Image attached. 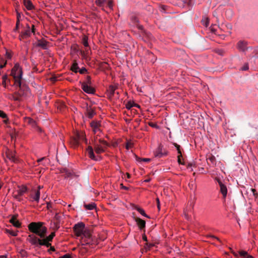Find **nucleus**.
Wrapping results in <instances>:
<instances>
[{
    "label": "nucleus",
    "mask_w": 258,
    "mask_h": 258,
    "mask_svg": "<svg viewBox=\"0 0 258 258\" xmlns=\"http://www.w3.org/2000/svg\"><path fill=\"white\" fill-rule=\"evenodd\" d=\"M73 231L77 237L80 238V242L83 245H88L91 243L92 239L90 231L85 227L83 222L76 224L73 227Z\"/></svg>",
    "instance_id": "obj_1"
},
{
    "label": "nucleus",
    "mask_w": 258,
    "mask_h": 258,
    "mask_svg": "<svg viewBox=\"0 0 258 258\" xmlns=\"http://www.w3.org/2000/svg\"><path fill=\"white\" fill-rule=\"evenodd\" d=\"M108 146L107 143L103 140H99V143H95L94 146V150L97 154L95 155L93 148L89 146L86 149V153L88 157L94 161H99L101 159V157L99 154L104 153Z\"/></svg>",
    "instance_id": "obj_2"
},
{
    "label": "nucleus",
    "mask_w": 258,
    "mask_h": 258,
    "mask_svg": "<svg viewBox=\"0 0 258 258\" xmlns=\"http://www.w3.org/2000/svg\"><path fill=\"white\" fill-rule=\"evenodd\" d=\"M28 229L31 232L42 238L45 236L47 228L42 222H31L28 225Z\"/></svg>",
    "instance_id": "obj_3"
},
{
    "label": "nucleus",
    "mask_w": 258,
    "mask_h": 258,
    "mask_svg": "<svg viewBox=\"0 0 258 258\" xmlns=\"http://www.w3.org/2000/svg\"><path fill=\"white\" fill-rule=\"evenodd\" d=\"M11 76L14 80V86L15 87H20L22 76V71L19 64H16L12 69Z\"/></svg>",
    "instance_id": "obj_4"
},
{
    "label": "nucleus",
    "mask_w": 258,
    "mask_h": 258,
    "mask_svg": "<svg viewBox=\"0 0 258 258\" xmlns=\"http://www.w3.org/2000/svg\"><path fill=\"white\" fill-rule=\"evenodd\" d=\"M27 241L30 242L32 245L35 246H42L45 244L42 238H38L35 234H30L27 238Z\"/></svg>",
    "instance_id": "obj_5"
},
{
    "label": "nucleus",
    "mask_w": 258,
    "mask_h": 258,
    "mask_svg": "<svg viewBox=\"0 0 258 258\" xmlns=\"http://www.w3.org/2000/svg\"><path fill=\"white\" fill-rule=\"evenodd\" d=\"M84 139L83 134H80L77 133L74 137L71 138L70 144L71 146L74 148L78 147L79 146L80 141Z\"/></svg>",
    "instance_id": "obj_6"
},
{
    "label": "nucleus",
    "mask_w": 258,
    "mask_h": 258,
    "mask_svg": "<svg viewBox=\"0 0 258 258\" xmlns=\"http://www.w3.org/2000/svg\"><path fill=\"white\" fill-rule=\"evenodd\" d=\"M231 252L236 258H254L252 255H249L247 251L241 250L238 252H235L232 249H230Z\"/></svg>",
    "instance_id": "obj_7"
},
{
    "label": "nucleus",
    "mask_w": 258,
    "mask_h": 258,
    "mask_svg": "<svg viewBox=\"0 0 258 258\" xmlns=\"http://www.w3.org/2000/svg\"><path fill=\"white\" fill-rule=\"evenodd\" d=\"M168 154L167 151L163 149L162 145H159V147L154 152L155 157L157 158H161L163 156H166Z\"/></svg>",
    "instance_id": "obj_8"
},
{
    "label": "nucleus",
    "mask_w": 258,
    "mask_h": 258,
    "mask_svg": "<svg viewBox=\"0 0 258 258\" xmlns=\"http://www.w3.org/2000/svg\"><path fill=\"white\" fill-rule=\"evenodd\" d=\"M215 180L218 183L220 186V191L222 194L224 199H225L227 194V188L226 185L220 180V178L216 177Z\"/></svg>",
    "instance_id": "obj_9"
},
{
    "label": "nucleus",
    "mask_w": 258,
    "mask_h": 258,
    "mask_svg": "<svg viewBox=\"0 0 258 258\" xmlns=\"http://www.w3.org/2000/svg\"><path fill=\"white\" fill-rule=\"evenodd\" d=\"M90 124L95 134L100 132L101 124L99 121L93 120L91 122Z\"/></svg>",
    "instance_id": "obj_10"
},
{
    "label": "nucleus",
    "mask_w": 258,
    "mask_h": 258,
    "mask_svg": "<svg viewBox=\"0 0 258 258\" xmlns=\"http://www.w3.org/2000/svg\"><path fill=\"white\" fill-rule=\"evenodd\" d=\"M82 89L85 92L87 93L94 94L95 93L94 89L90 86H89L88 84L85 83L82 84Z\"/></svg>",
    "instance_id": "obj_11"
},
{
    "label": "nucleus",
    "mask_w": 258,
    "mask_h": 258,
    "mask_svg": "<svg viewBox=\"0 0 258 258\" xmlns=\"http://www.w3.org/2000/svg\"><path fill=\"white\" fill-rule=\"evenodd\" d=\"M34 26L32 25V30H30V28L29 26L27 27V29L25 30L21 34V37L23 38H26L28 37H29L31 35V33H34Z\"/></svg>",
    "instance_id": "obj_12"
},
{
    "label": "nucleus",
    "mask_w": 258,
    "mask_h": 258,
    "mask_svg": "<svg viewBox=\"0 0 258 258\" xmlns=\"http://www.w3.org/2000/svg\"><path fill=\"white\" fill-rule=\"evenodd\" d=\"M55 236V232H52L48 236L45 238H42V240L45 241V244H43L44 246H46L47 247L50 246L51 244L49 243L51 241L53 237Z\"/></svg>",
    "instance_id": "obj_13"
},
{
    "label": "nucleus",
    "mask_w": 258,
    "mask_h": 258,
    "mask_svg": "<svg viewBox=\"0 0 258 258\" xmlns=\"http://www.w3.org/2000/svg\"><path fill=\"white\" fill-rule=\"evenodd\" d=\"M7 157L12 162L14 163H17L18 162V159L16 157V154L15 152L12 151H8L6 153Z\"/></svg>",
    "instance_id": "obj_14"
},
{
    "label": "nucleus",
    "mask_w": 258,
    "mask_h": 258,
    "mask_svg": "<svg viewBox=\"0 0 258 258\" xmlns=\"http://www.w3.org/2000/svg\"><path fill=\"white\" fill-rule=\"evenodd\" d=\"M247 43L244 40H240L237 44V48L241 51H244L247 49Z\"/></svg>",
    "instance_id": "obj_15"
},
{
    "label": "nucleus",
    "mask_w": 258,
    "mask_h": 258,
    "mask_svg": "<svg viewBox=\"0 0 258 258\" xmlns=\"http://www.w3.org/2000/svg\"><path fill=\"white\" fill-rule=\"evenodd\" d=\"M91 50L90 47H85V50L83 51H81V55L83 58L86 60H88L90 59L89 56L90 54Z\"/></svg>",
    "instance_id": "obj_16"
},
{
    "label": "nucleus",
    "mask_w": 258,
    "mask_h": 258,
    "mask_svg": "<svg viewBox=\"0 0 258 258\" xmlns=\"http://www.w3.org/2000/svg\"><path fill=\"white\" fill-rule=\"evenodd\" d=\"M118 86L116 85H110L107 89V92L110 98L112 97L115 93V91L117 89Z\"/></svg>",
    "instance_id": "obj_17"
},
{
    "label": "nucleus",
    "mask_w": 258,
    "mask_h": 258,
    "mask_svg": "<svg viewBox=\"0 0 258 258\" xmlns=\"http://www.w3.org/2000/svg\"><path fill=\"white\" fill-rule=\"evenodd\" d=\"M135 221L141 230H142L145 227L146 222L144 220L140 219V218H136L135 219Z\"/></svg>",
    "instance_id": "obj_18"
},
{
    "label": "nucleus",
    "mask_w": 258,
    "mask_h": 258,
    "mask_svg": "<svg viewBox=\"0 0 258 258\" xmlns=\"http://www.w3.org/2000/svg\"><path fill=\"white\" fill-rule=\"evenodd\" d=\"M30 126L32 127L34 130L39 133H42V130L41 129V127H40L37 123H36V122L35 121V120H33L32 122H31V124L30 125Z\"/></svg>",
    "instance_id": "obj_19"
},
{
    "label": "nucleus",
    "mask_w": 258,
    "mask_h": 258,
    "mask_svg": "<svg viewBox=\"0 0 258 258\" xmlns=\"http://www.w3.org/2000/svg\"><path fill=\"white\" fill-rule=\"evenodd\" d=\"M27 187L25 185H23L19 187V189L17 190L18 196L16 197V198L18 199L17 197H20L23 195L27 191Z\"/></svg>",
    "instance_id": "obj_20"
},
{
    "label": "nucleus",
    "mask_w": 258,
    "mask_h": 258,
    "mask_svg": "<svg viewBox=\"0 0 258 258\" xmlns=\"http://www.w3.org/2000/svg\"><path fill=\"white\" fill-rule=\"evenodd\" d=\"M34 191V195H31V197L34 201L38 203L40 199V192L39 190H35Z\"/></svg>",
    "instance_id": "obj_21"
},
{
    "label": "nucleus",
    "mask_w": 258,
    "mask_h": 258,
    "mask_svg": "<svg viewBox=\"0 0 258 258\" xmlns=\"http://www.w3.org/2000/svg\"><path fill=\"white\" fill-rule=\"evenodd\" d=\"M87 116L90 118H92L95 114V110L91 107H88L87 109Z\"/></svg>",
    "instance_id": "obj_22"
},
{
    "label": "nucleus",
    "mask_w": 258,
    "mask_h": 258,
    "mask_svg": "<svg viewBox=\"0 0 258 258\" xmlns=\"http://www.w3.org/2000/svg\"><path fill=\"white\" fill-rule=\"evenodd\" d=\"M24 4L28 10H32L34 6L30 0H24Z\"/></svg>",
    "instance_id": "obj_23"
},
{
    "label": "nucleus",
    "mask_w": 258,
    "mask_h": 258,
    "mask_svg": "<svg viewBox=\"0 0 258 258\" xmlns=\"http://www.w3.org/2000/svg\"><path fill=\"white\" fill-rule=\"evenodd\" d=\"M2 80H3L2 85L5 88H6L7 87L8 84H9L10 83V81L9 79H8L7 75L3 76L2 77Z\"/></svg>",
    "instance_id": "obj_24"
},
{
    "label": "nucleus",
    "mask_w": 258,
    "mask_h": 258,
    "mask_svg": "<svg viewBox=\"0 0 258 258\" xmlns=\"http://www.w3.org/2000/svg\"><path fill=\"white\" fill-rule=\"evenodd\" d=\"M10 222L16 227L19 228L21 226V223L14 217L12 218Z\"/></svg>",
    "instance_id": "obj_25"
},
{
    "label": "nucleus",
    "mask_w": 258,
    "mask_h": 258,
    "mask_svg": "<svg viewBox=\"0 0 258 258\" xmlns=\"http://www.w3.org/2000/svg\"><path fill=\"white\" fill-rule=\"evenodd\" d=\"M9 98L11 100L15 101H20L21 99V96L18 93H15L14 94L10 95Z\"/></svg>",
    "instance_id": "obj_26"
},
{
    "label": "nucleus",
    "mask_w": 258,
    "mask_h": 258,
    "mask_svg": "<svg viewBox=\"0 0 258 258\" xmlns=\"http://www.w3.org/2000/svg\"><path fill=\"white\" fill-rule=\"evenodd\" d=\"M79 69V67L78 65V63L77 62V61L76 60L74 61V62L71 66V71L77 73L78 72Z\"/></svg>",
    "instance_id": "obj_27"
},
{
    "label": "nucleus",
    "mask_w": 258,
    "mask_h": 258,
    "mask_svg": "<svg viewBox=\"0 0 258 258\" xmlns=\"http://www.w3.org/2000/svg\"><path fill=\"white\" fill-rule=\"evenodd\" d=\"M82 43L85 47H89L88 43V37L86 35H84L82 39Z\"/></svg>",
    "instance_id": "obj_28"
},
{
    "label": "nucleus",
    "mask_w": 258,
    "mask_h": 258,
    "mask_svg": "<svg viewBox=\"0 0 258 258\" xmlns=\"http://www.w3.org/2000/svg\"><path fill=\"white\" fill-rule=\"evenodd\" d=\"M38 45L42 47L44 49H46L47 47V42L44 40H39L38 42Z\"/></svg>",
    "instance_id": "obj_29"
},
{
    "label": "nucleus",
    "mask_w": 258,
    "mask_h": 258,
    "mask_svg": "<svg viewBox=\"0 0 258 258\" xmlns=\"http://www.w3.org/2000/svg\"><path fill=\"white\" fill-rule=\"evenodd\" d=\"M81 244L82 246L80 247V253L84 254L88 251V248L85 246L86 245H83L82 243Z\"/></svg>",
    "instance_id": "obj_30"
},
{
    "label": "nucleus",
    "mask_w": 258,
    "mask_h": 258,
    "mask_svg": "<svg viewBox=\"0 0 258 258\" xmlns=\"http://www.w3.org/2000/svg\"><path fill=\"white\" fill-rule=\"evenodd\" d=\"M85 207L87 210H91L95 208L96 205L95 203H91L87 205H85Z\"/></svg>",
    "instance_id": "obj_31"
},
{
    "label": "nucleus",
    "mask_w": 258,
    "mask_h": 258,
    "mask_svg": "<svg viewBox=\"0 0 258 258\" xmlns=\"http://www.w3.org/2000/svg\"><path fill=\"white\" fill-rule=\"evenodd\" d=\"M6 232L13 236H16L18 235V231H13L10 229H6Z\"/></svg>",
    "instance_id": "obj_32"
},
{
    "label": "nucleus",
    "mask_w": 258,
    "mask_h": 258,
    "mask_svg": "<svg viewBox=\"0 0 258 258\" xmlns=\"http://www.w3.org/2000/svg\"><path fill=\"white\" fill-rule=\"evenodd\" d=\"M135 209L138 211L142 215L146 217H147V218H149V216L146 215V214L145 213L144 210L143 209H141L139 207H136L135 208Z\"/></svg>",
    "instance_id": "obj_33"
},
{
    "label": "nucleus",
    "mask_w": 258,
    "mask_h": 258,
    "mask_svg": "<svg viewBox=\"0 0 258 258\" xmlns=\"http://www.w3.org/2000/svg\"><path fill=\"white\" fill-rule=\"evenodd\" d=\"M19 254L22 257H27L28 256V253L25 249H21Z\"/></svg>",
    "instance_id": "obj_34"
},
{
    "label": "nucleus",
    "mask_w": 258,
    "mask_h": 258,
    "mask_svg": "<svg viewBox=\"0 0 258 258\" xmlns=\"http://www.w3.org/2000/svg\"><path fill=\"white\" fill-rule=\"evenodd\" d=\"M107 1V0H96V4L97 6L101 7L106 4Z\"/></svg>",
    "instance_id": "obj_35"
},
{
    "label": "nucleus",
    "mask_w": 258,
    "mask_h": 258,
    "mask_svg": "<svg viewBox=\"0 0 258 258\" xmlns=\"http://www.w3.org/2000/svg\"><path fill=\"white\" fill-rule=\"evenodd\" d=\"M134 102L131 101H128L125 105V107L127 109H130L132 107L134 106Z\"/></svg>",
    "instance_id": "obj_36"
},
{
    "label": "nucleus",
    "mask_w": 258,
    "mask_h": 258,
    "mask_svg": "<svg viewBox=\"0 0 258 258\" xmlns=\"http://www.w3.org/2000/svg\"><path fill=\"white\" fill-rule=\"evenodd\" d=\"M33 120V119L29 117H26L24 118L25 123L29 125L31 124V122H32Z\"/></svg>",
    "instance_id": "obj_37"
},
{
    "label": "nucleus",
    "mask_w": 258,
    "mask_h": 258,
    "mask_svg": "<svg viewBox=\"0 0 258 258\" xmlns=\"http://www.w3.org/2000/svg\"><path fill=\"white\" fill-rule=\"evenodd\" d=\"M226 26L227 27V29L229 30L227 31L228 35H231L232 33V32H231V30H232V25L230 24H228L226 25Z\"/></svg>",
    "instance_id": "obj_38"
},
{
    "label": "nucleus",
    "mask_w": 258,
    "mask_h": 258,
    "mask_svg": "<svg viewBox=\"0 0 258 258\" xmlns=\"http://www.w3.org/2000/svg\"><path fill=\"white\" fill-rule=\"evenodd\" d=\"M137 160L138 162H149L151 160L149 158H137Z\"/></svg>",
    "instance_id": "obj_39"
},
{
    "label": "nucleus",
    "mask_w": 258,
    "mask_h": 258,
    "mask_svg": "<svg viewBox=\"0 0 258 258\" xmlns=\"http://www.w3.org/2000/svg\"><path fill=\"white\" fill-rule=\"evenodd\" d=\"M182 158V154H181V156H180V154H179L178 155V162L179 163V164L183 165V164H184V163L183 162H182V161H181Z\"/></svg>",
    "instance_id": "obj_40"
},
{
    "label": "nucleus",
    "mask_w": 258,
    "mask_h": 258,
    "mask_svg": "<svg viewBox=\"0 0 258 258\" xmlns=\"http://www.w3.org/2000/svg\"><path fill=\"white\" fill-rule=\"evenodd\" d=\"M106 3H107L108 7L110 8V9H112V7H113V4H112V1L111 0H107V2H106Z\"/></svg>",
    "instance_id": "obj_41"
},
{
    "label": "nucleus",
    "mask_w": 258,
    "mask_h": 258,
    "mask_svg": "<svg viewBox=\"0 0 258 258\" xmlns=\"http://www.w3.org/2000/svg\"><path fill=\"white\" fill-rule=\"evenodd\" d=\"M203 24L204 25H205L206 27H208L209 24V21L208 19H206L205 20H203L202 21Z\"/></svg>",
    "instance_id": "obj_42"
},
{
    "label": "nucleus",
    "mask_w": 258,
    "mask_h": 258,
    "mask_svg": "<svg viewBox=\"0 0 258 258\" xmlns=\"http://www.w3.org/2000/svg\"><path fill=\"white\" fill-rule=\"evenodd\" d=\"M0 116L2 118H5L7 117V115L2 110H0Z\"/></svg>",
    "instance_id": "obj_43"
},
{
    "label": "nucleus",
    "mask_w": 258,
    "mask_h": 258,
    "mask_svg": "<svg viewBox=\"0 0 258 258\" xmlns=\"http://www.w3.org/2000/svg\"><path fill=\"white\" fill-rule=\"evenodd\" d=\"M87 70L85 68H82V69L78 70V72H79L81 74H84L87 72Z\"/></svg>",
    "instance_id": "obj_44"
},
{
    "label": "nucleus",
    "mask_w": 258,
    "mask_h": 258,
    "mask_svg": "<svg viewBox=\"0 0 258 258\" xmlns=\"http://www.w3.org/2000/svg\"><path fill=\"white\" fill-rule=\"evenodd\" d=\"M248 69V64L247 63H245L241 69V70L242 71H247Z\"/></svg>",
    "instance_id": "obj_45"
},
{
    "label": "nucleus",
    "mask_w": 258,
    "mask_h": 258,
    "mask_svg": "<svg viewBox=\"0 0 258 258\" xmlns=\"http://www.w3.org/2000/svg\"><path fill=\"white\" fill-rule=\"evenodd\" d=\"M175 146L176 148V149H177V150L178 151V155L179 154L181 155V151L180 150V146L177 145V144H175Z\"/></svg>",
    "instance_id": "obj_46"
},
{
    "label": "nucleus",
    "mask_w": 258,
    "mask_h": 258,
    "mask_svg": "<svg viewBox=\"0 0 258 258\" xmlns=\"http://www.w3.org/2000/svg\"><path fill=\"white\" fill-rule=\"evenodd\" d=\"M19 24V17L18 16L17 17V23H16V26L15 29H14V31H16L18 29Z\"/></svg>",
    "instance_id": "obj_47"
},
{
    "label": "nucleus",
    "mask_w": 258,
    "mask_h": 258,
    "mask_svg": "<svg viewBox=\"0 0 258 258\" xmlns=\"http://www.w3.org/2000/svg\"><path fill=\"white\" fill-rule=\"evenodd\" d=\"M132 147V144L131 143L127 142L126 144L125 148L126 149H129Z\"/></svg>",
    "instance_id": "obj_48"
},
{
    "label": "nucleus",
    "mask_w": 258,
    "mask_h": 258,
    "mask_svg": "<svg viewBox=\"0 0 258 258\" xmlns=\"http://www.w3.org/2000/svg\"><path fill=\"white\" fill-rule=\"evenodd\" d=\"M86 83L87 84H91V77L89 76H88L87 77V82Z\"/></svg>",
    "instance_id": "obj_49"
},
{
    "label": "nucleus",
    "mask_w": 258,
    "mask_h": 258,
    "mask_svg": "<svg viewBox=\"0 0 258 258\" xmlns=\"http://www.w3.org/2000/svg\"><path fill=\"white\" fill-rule=\"evenodd\" d=\"M132 20L134 23H138V20L136 17H132Z\"/></svg>",
    "instance_id": "obj_50"
},
{
    "label": "nucleus",
    "mask_w": 258,
    "mask_h": 258,
    "mask_svg": "<svg viewBox=\"0 0 258 258\" xmlns=\"http://www.w3.org/2000/svg\"><path fill=\"white\" fill-rule=\"evenodd\" d=\"M191 167H192V164H188L187 165V169H189L190 171H192V169Z\"/></svg>",
    "instance_id": "obj_51"
},
{
    "label": "nucleus",
    "mask_w": 258,
    "mask_h": 258,
    "mask_svg": "<svg viewBox=\"0 0 258 258\" xmlns=\"http://www.w3.org/2000/svg\"><path fill=\"white\" fill-rule=\"evenodd\" d=\"M120 188L121 189H125V190H127L128 189V187H127L126 186H125L123 185V184H120Z\"/></svg>",
    "instance_id": "obj_52"
},
{
    "label": "nucleus",
    "mask_w": 258,
    "mask_h": 258,
    "mask_svg": "<svg viewBox=\"0 0 258 258\" xmlns=\"http://www.w3.org/2000/svg\"><path fill=\"white\" fill-rule=\"evenodd\" d=\"M251 191L252 192V193H253V195H254V196H257V194L256 191V190H255V189H254V188H251Z\"/></svg>",
    "instance_id": "obj_53"
},
{
    "label": "nucleus",
    "mask_w": 258,
    "mask_h": 258,
    "mask_svg": "<svg viewBox=\"0 0 258 258\" xmlns=\"http://www.w3.org/2000/svg\"><path fill=\"white\" fill-rule=\"evenodd\" d=\"M251 191L252 192V193H253V195H254V196H257V194L256 191V190H255V189H254V188H251Z\"/></svg>",
    "instance_id": "obj_54"
},
{
    "label": "nucleus",
    "mask_w": 258,
    "mask_h": 258,
    "mask_svg": "<svg viewBox=\"0 0 258 258\" xmlns=\"http://www.w3.org/2000/svg\"><path fill=\"white\" fill-rule=\"evenodd\" d=\"M55 251V248L53 246H50V248L48 249V252L49 253L51 252V251Z\"/></svg>",
    "instance_id": "obj_55"
},
{
    "label": "nucleus",
    "mask_w": 258,
    "mask_h": 258,
    "mask_svg": "<svg viewBox=\"0 0 258 258\" xmlns=\"http://www.w3.org/2000/svg\"><path fill=\"white\" fill-rule=\"evenodd\" d=\"M215 26H212L211 27V31L214 33H216V29L214 28Z\"/></svg>",
    "instance_id": "obj_56"
},
{
    "label": "nucleus",
    "mask_w": 258,
    "mask_h": 258,
    "mask_svg": "<svg viewBox=\"0 0 258 258\" xmlns=\"http://www.w3.org/2000/svg\"><path fill=\"white\" fill-rule=\"evenodd\" d=\"M4 120H3V122L5 124L8 123V122H9V119H8V117L7 118H4Z\"/></svg>",
    "instance_id": "obj_57"
},
{
    "label": "nucleus",
    "mask_w": 258,
    "mask_h": 258,
    "mask_svg": "<svg viewBox=\"0 0 258 258\" xmlns=\"http://www.w3.org/2000/svg\"><path fill=\"white\" fill-rule=\"evenodd\" d=\"M143 240L144 241H147V236L145 235L143 236Z\"/></svg>",
    "instance_id": "obj_58"
},
{
    "label": "nucleus",
    "mask_w": 258,
    "mask_h": 258,
    "mask_svg": "<svg viewBox=\"0 0 258 258\" xmlns=\"http://www.w3.org/2000/svg\"><path fill=\"white\" fill-rule=\"evenodd\" d=\"M157 204H158V208H159V200L158 198L157 199Z\"/></svg>",
    "instance_id": "obj_59"
},
{
    "label": "nucleus",
    "mask_w": 258,
    "mask_h": 258,
    "mask_svg": "<svg viewBox=\"0 0 258 258\" xmlns=\"http://www.w3.org/2000/svg\"><path fill=\"white\" fill-rule=\"evenodd\" d=\"M126 174L127 178H130L131 177V175L128 173H126Z\"/></svg>",
    "instance_id": "obj_60"
},
{
    "label": "nucleus",
    "mask_w": 258,
    "mask_h": 258,
    "mask_svg": "<svg viewBox=\"0 0 258 258\" xmlns=\"http://www.w3.org/2000/svg\"><path fill=\"white\" fill-rule=\"evenodd\" d=\"M134 106H136V107H138V108L140 107V106L138 104H136L135 103H134Z\"/></svg>",
    "instance_id": "obj_61"
},
{
    "label": "nucleus",
    "mask_w": 258,
    "mask_h": 258,
    "mask_svg": "<svg viewBox=\"0 0 258 258\" xmlns=\"http://www.w3.org/2000/svg\"><path fill=\"white\" fill-rule=\"evenodd\" d=\"M0 258H7L6 255H1Z\"/></svg>",
    "instance_id": "obj_62"
},
{
    "label": "nucleus",
    "mask_w": 258,
    "mask_h": 258,
    "mask_svg": "<svg viewBox=\"0 0 258 258\" xmlns=\"http://www.w3.org/2000/svg\"><path fill=\"white\" fill-rule=\"evenodd\" d=\"M41 188H42V187H41L40 185H39V186H38V189H37V190H39V191H40V189Z\"/></svg>",
    "instance_id": "obj_63"
},
{
    "label": "nucleus",
    "mask_w": 258,
    "mask_h": 258,
    "mask_svg": "<svg viewBox=\"0 0 258 258\" xmlns=\"http://www.w3.org/2000/svg\"><path fill=\"white\" fill-rule=\"evenodd\" d=\"M65 107L64 104H62L61 105V108H63V107Z\"/></svg>",
    "instance_id": "obj_64"
}]
</instances>
